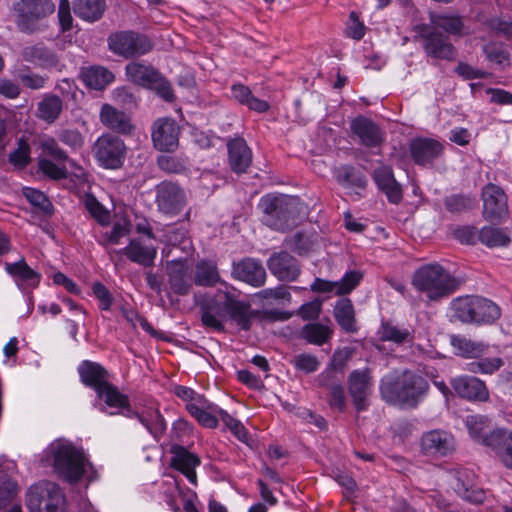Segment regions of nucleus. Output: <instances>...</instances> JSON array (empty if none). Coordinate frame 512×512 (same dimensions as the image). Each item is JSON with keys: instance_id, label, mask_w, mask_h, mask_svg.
Returning a JSON list of instances; mask_svg holds the SVG:
<instances>
[{"instance_id": "7c9ffc66", "label": "nucleus", "mask_w": 512, "mask_h": 512, "mask_svg": "<svg viewBox=\"0 0 512 512\" xmlns=\"http://www.w3.org/2000/svg\"><path fill=\"white\" fill-rule=\"evenodd\" d=\"M490 447L494 449L503 464L512 469V432L504 429L490 433Z\"/></svg>"}, {"instance_id": "603ef678", "label": "nucleus", "mask_w": 512, "mask_h": 512, "mask_svg": "<svg viewBox=\"0 0 512 512\" xmlns=\"http://www.w3.org/2000/svg\"><path fill=\"white\" fill-rule=\"evenodd\" d=\"M381 339L384 341H392L397 344L411 342L413 335L408 329L399 328L390 323H384L381 327Z\"/></svg>"}, {"instance_id": "cd10ccee", "label": "nucleus", "mask_w": 512, "mask_h": 512, "mask_svg": "<svg viewBox=\"0 0 512 512\" xmlns=\"http://www.w3.org/2000/svg\"><path fill=\"white\" fill-rule=\"evenodd\" d=\"M81 382L96 392L109 382L108 371L99 363L83 361L78 367Z\"/></svg>"}, {"instance_id": "bf43d9fd", "label": "nucleus", "mask_w": 512, "mask_h": 512, "mask_svg": "<svg viewBox=\"0 0 512 512\" xmlns=\"http://www.w3.org/2000/svg\"><path fill=\"white\" fill-rule=\"evenodd\" d=\"M40 146L43 150V153L46 155L54 158L55 160L59 162H65L68 161L72 167L76 166L75 161L70 160L64 150L60 148L57 141L52 137L44 138Z\"/></svg>"}, {"instance_id": "4468645a", "label": "nucleus", "mask_w": 512, "mask_h": 512, "mask_svg": "<svg viewBox=\"0 0 512 512\" xmlns=\"http://www.w3.org/2000/svg\"><path fill=\"white\" fill-rule=\"evenodd\" d=\"M350 129L358 143L366 148L380 147L385 141V132L373 120L358 116L351 121Z\"/></svg>"}, {"instance_id": "a878e982", "label": "nucleus", "mask_w": 512, "mask_h": 512, "mask_svg": "<svg viewBox=\"0 0 512 512\" xmlns=\"http://www.w3.org/2000/svg\"><path fill=\"white\" fill-rule=\"evenodd\" d=\"M114 252L125 255L130 261L143 267L153 266L157 255L156 247L145 245L139 239H132L126 247Z\"/></svg>"}, {"instance_id": "dca6fc26", "label": "nucleus", "mask_w": 512, "mask_h": 512, "mask_svg": "<svg viewBox=\"0 0 512 512\" xmlns=\"http://www.w3.org/2000/svg\"><path fill=\"white\" fill-rule=\"evenodd\" d=\"M223 305L231 321L244 331L251 329L253 320L259 312L253 310L248 302L240 301L230 292L224 293Z\"/></svg>"}, {"instance_id": "864d4df0", "label": "nucleus", "mask_w": 512, "mask_h": 512, "mask_svg": "<svg viewBox=\"0 0 512 512\" xmlns=\"http://www.w3.org/2000/svg\"><path fill=\"white\" fill-rule=\"evenodd\" d=\"M158 167L169 174H179L187 170V160L172 155H160L157 158Z\"/></svg>"}, {"instance_id": "7ed1b4c3", "label": "nucleus", "mask_w": 512, "mask_h": 512, "mask_svg": "<svg viewBox=\"0 0 512 512\" xmlns=\"http://www.w3.org/2000/svg\"><path fill=\"white\" fill-rule=\"evenodd\" d=\"M263 221L272 229L286 231L297 225L303 204L298 197L288 195H267L261 199Z\"/></svg>"}, {"instance_id": "338daca9", "label": "nucleus", "mask_w": 512, "mask_h": 512, "mask_svg": "<svg viewBox=\"0 0 512 512\" xmlns=\"http://www.w3.org/2000/svg\"><path fill=\"white\" fill-rule=\"evenodd\" d=\"M293 364L297 370L310 374L318 370L320 361L315 355L301 353L294 357Z\"/></svg>"}, {"instance_id": "0e129e2a", "label": "nucleus", "mask_w": 512, "mask_h": 512, "mask_svg": "<svg viewBox=\"0 0 512 512\" xmlns=\"http://www.w3.org/2000/svg\"><path fill=\"white\" fill-rule=\"evenodd\" d=\"M219 409L217 407V411H212L210 409H200L196 406L189 407V413L204 427L207 428H215L218 425V420L216 414H219Z\"/></svg>"}, {"instance_id": "37998d69", "label": "nucleus", "mask_w": 512, "mask_h": 512, "mask_svg": "<svg viewBox=\"0 0 512 512\" xmlns=\"http://www.w3.org/2000/svg\"><path fill=\"white\" fill-rule=\"evenodd\" d=\"M6 271L18 281L26 282L30 286H37L40 281V274L31 269L24 259L15 263H7Z\"/></svg>"}, {"instance_id": "4c0bfd02", "label": "nucleus", "mask_w": 512, "mask_h": 512, "mask_svg": "<svg viewBox=\"0 0 512 512\" xmlns=\"http://www.w3.org/2000/svg\"><path fill=\"white\" fill-rule=\"evenodd\" d=\"M450 343L456 350V354L464 358H477L488 349V345L483 342H475L462 335H452Z\"/></svg>"}, {"instance_id": "a18cd8bd", "label": "nucleus", "mask_w": 512, "mask_h": 512, "mask_svg": "<svg viewBox=\"0 0 512 512\" xmlns=\"http://www.w3.org/2000/svg\"><path fill=\"white\" fill-rule=\"evenodd\" d=\"M478 240L487 247H505L509 245V236L500 228L485 226L478 233Z\"/></svg>"}, {"instance_id": "c03bdc74", "label": "nucleus", "mask_w": 512, "mask_h": 512, "mask_svg": "<svg viewBox=\"0 0 512 512\" xmlns=\"http://www.w3.org/2000/svg\"><path fill=\"white\" fill-rule=\"evenodd\" d=\"M99 399H102L105 404L112 408H129V399L126 395L122 394L118 388L108 382L97 392Z\"/></svg>"}, {"instance_id": "423d86ee", "label": "nucleus", "mask_w": 512, "mask_h": 512, "mask_svg": "<svg viewBox=\"0 0 512 512\" xmlns=\"http://www.w3.org/2000/svg\"><path fill=\"white\" fill-rule=\"evenodd\" d=\"M49 453L58 476L69 483L78 482L85 471L86 458L71 442L58 439L50 444Z\"/></svg>"}, {"instance_id": "2f4dec72", "label": "nucleus", "mask_w": 512, "mask_h": 512, "mask_svg": "<svg viewBox=\"0 0 512 512\" xmlns=\"http://www.w3.org/2000/svg\"><path fill=\"white\" fill-rule=\"evenodd\" d=\"M107 9L106 0H73V11L83 21H99Z\"/></svg>"}, {"instance_id": "13d9d810", "label": "nucleus", "mask_w": 512, "mask_h": 512, "mask_svg": "<svg viewBox=\"0 0 512 512\" xmlns=\"http://www.w3.org/2000/svg\"><path fill=\"white\" fill-rule=\"evenodd\" d=\"M363 273L359 270L346 272L340 281H336L337 295H346L352 292L361 282Z\"/></svg>"}, {"instance_id": "0eeeda50", "label": "nucleus", "mask_w": 512, "mask_h": 512, "mask_svg": "<svg viewBox=\"0 0 512 512\" xmlns=\"http://www.w3.org/2000/svg\"><path fill=\"white\" fill-rule=\"evenodd\" d=\"M65 502L61 488L51 481H39L26 492V505L31 512H64Z\"/></svg>"}, {"instance_id": "bb28decb", "label": "nucleus", "mask_w": 512, "mask_h": 512, "mask_svg": "<svg viewBox=\"0 0 512 512\" xmlns=\"http://www.w3.org/2000/svg\"><path fill=\"white\" fill-rule=\"evenodd\" d=\"M229 164L235 173H244L252 162V152L245 140L235 138L228 142Z\"/></svg>"}, {"instance_id": "e2e57ef3", "label": "nucleus", "mask_w": 512, "mask_h": 512, "mask_svg": "<svg viewBox=\"0 0 512 512\" xmlns=\"http://www.w3.org/2000/svg\"><path fill=\"white\" fill-rule=\"evenodd\" d=\"M85 207L91 216L101 225H107L110 221V214L102 204L94 197L87 196Z\"/></svg>"}, {"instance_id": "5fc2aeb1", "label": "nucleus", "mask_w": 512, "mask_h": 512, "mask_svg": "<svg viewBox=\"0 0 512 512\" xmlns=\"http://www.w3.org/2000/svg\"><path fill=\"white\" fill-rule=\"evenodd\" d=\"M30 146L24 138L17 142V148L9 154V162L17 168H25L31 161Z\"/></svg>"}, {"instance_id": "c756f323", "label": "nucleus", "mask_w": 512, "mask_h": 512, "mask_svg": "<svg viewBox=\"0 0 512 512\" xmlns=\"http://www.w3.org/2000/svg\"><path fill=\"white\" fill-rule=\"evenodd\" d=\"M224 305L215 299H208L200 306L201 321L206 328L213 329L217 332H224Z\"/></svg>"}, {"instance_id": "052dcab7", "label": "nucleus", "mask_w": 512, "mask_h": 512, "mask_svg": "<svg viewBox=\"0 0 512 512\" xmlns=\"http://www.w3.org/2000/svg\"><path fill=\"white\" fill-rule=\"evenodd\" d=\"M130 233V223L123 220L115 222L112 230L110 232H106L103 235V239L100 243L103 246L107 245H115L120 242V239L127 236Z\"/></svg>"}, {"instance_id": "ea45409f", "label": "nucleus", "mask_w": 512, "mask_h": 512, "mask_svg": "<svg viewBox=\"0 0 512 512\" xmlns=\"http://www.w3.org/2000/svg\"><path fill=\"white\" fill-rule=\"evenodd\" d=\"M430 20L434 29H442L454 36L464 35L465 26L462 18L458 15L432 14Z\"/></svg>"}, {"instance_id": "680f3d73", "label": "nucleus", "mask_w": 512, "mask_h": 512, "mask_svg": "<svg viewBox=\"0 0 512 512\" xmlns=\"http://www.w3.org/2000/svg\"><path fill=\"white\" fill-rule=\"evenodd\" d=\"M38 167L39 170L50 179L62 180L68 177L67 169L64 165L55 164L49 159H39Z\"/></svg>"}, {"instance_id": "aec40b11", "label": "nucleus", "mask_w": 512, "mask_h": 512, "mask_svg": "<svg viewBox=\"0 0 512 512\" xmlns=\"http://www.w3.org/2000/svg\"><path fill=\"white\" fill-rule=\"evenodd\" d=\"M421 448L427 456H447L454 451V438L446 431L432 430L422 436Z\"/></svg>"}, {"instance_id": "09e8293b", "label": "nucleus", "mask_w": 512, "mask_h": 512, "mask_svg": "<svg viewBox=\"0 0 512 512\" xmlns=\"http://www.w3.org/2000/svg\"><path fill=\"white\" fill-rule=\"evenodd\" d=\"M332 335V330L320 323L306 324L302 329V336L311 344L322 345L327 342Z\"/></svg>"}, {"instance_id": "6ab92c4d", "label": "nucleus", "mask_w": 512, "mask_h": 512, "mask_svg": "<svg viewBox=\"0 0 512 512\" xmlns=\"http://www.w3.org/2000/svg\"><path fill=\"white\" fill-rule=\"evenodd\" d=\"M168 285L172 293L184 296L192 287L191 270L186 261L172 260L166 266Z\"/></svg>"}, {"instance_id": "c9c22d12", "label": "nucleus", "mask_w": 512, "mask_h": 512, "mask_svg": "<svg viewBox=\"0 0 512 512\" xmlns=\"http://www.w3.org/2000/svg\"><path fill=\"white\" fill-rule=\"evenodd\" d=\"M63 110L62 99L54 94H45L37 105V116L48 124L54 123Z\"/></svg>"}, {"instance_id": "1a4fd4ad", "label": "nucleus", "mask_w": 512, "mask_h": 512, "mask_svg": "<svg viewBox=\"0 0 512 512\" xmlns=\"http://www.w3.org/2000/svg\"><path fill=\"white\" fill-rule=\"evenodd\" d=\"M93 153L101 166L107 169H118L123 165L126 146L119 137L107 133L96 140Z\"/></svg>"}, {"instance_id": "9b49d317", "label": "nucleus", "mask_w": 512, "mask_h": 512, "mask_svg": "<svg viewBox=\"0 0 512 512\" xmlns=\"http://www.w3.org/2000/svg\"><path fill=\"white\" fill-rule=\"evenodd\" d=\"M158 210L166 215L179 214L186 205V194L177 183L163 181L155 187Z\"/></svg>"}, {"instance_id": "a211bd4d", "label": "nucleus", "mask_w": 512, "mask_h": 512, "mask_svg": "<svg viewBox=\"0 0 512 512\" xmlns=\"http://www.w3.org/2000/svg\"><path fill=\"white\" fill-rule=\"evenodd\" d=\"M233 278L243 281L253 287H260L266 281V270L260 260L246 257L233 263Z\"/></svg>"}, {"instance_id": "58836bf2", "label": "nucleus", "mask_w": 512, "mask_h": 512, "mask_svg": "<svg viewBox=\"0 0 512 512\" xmlns=\"http://www.w3.org/2000/svg\"><path fill=\"white\" fill-rule=\"evenodd\" d=\"M465 425L469 434L476 441L490 447V420L483 415H469L466 417Z\"/></svg>"}, {"instance_id": "2eb2a0df", "label": "nucleus", "mask_w": 512, "mask_h": 512, "mask_svg": "<svg viewBox=\"0 0 512 512\" xmlns=\"http://www.w3.org/2000/svg\"><path fill=\"white\" fill-rule=\"evenodd\" d=\"M483 216L489 221L498 220L507 215V196L497 185L489 183L482 190Z\"/></svg>"}, {"instance_id": "473e14b6", "label": "nucleus", "mask_w": 512, "mask_h": 512, "mask_svg": "<svg viewBox=\"0 0 512 512\" xmlns=\"http://www.w3.org/2000/svg\"><path fill=\"white\" fill-rule=\"evenodd\" d=\"M81 79L87 87L102 90L114 81V74L103 66L92 65L81 69Z\"/></svg>"}, {"instance_id": "39448f33", "label": "nucleus", "mask_w": 512, "mask_h": 512, "mask_svg": "<svg viewBox=\"0 0 512 512\" xmlns=\"http://www.w3.org/2000/svg\"><path fill=\"white\" fill-rule=\"evenodd\" d=\"M55 9L53 0H15L11 16L18 31L32 35L46 29L45 22Z\"/></svg>"}, {"instance_id": "c85d7f7f", "label": "nucleus", "mask_w": 512, "mask_h": 512, "mask_svg": "<svg viewBox=\"0 0 512 512\" xmlns=\"http://www.w3.org/2000/svg\"><path fill=\"white\" fill-rule=\"evenodd\" d=\"M21 57L24 61L36 64L41 68L56 67L59 63L57 55L42 43L24 47Z\"/></svg>"}, {"instance_id": "5701e85b", "label": "nucleus", "mask_w": 512, "mask_h": 512, "mask_svg": "<svg viewBox=\"0 0 512 512\" xmlns=\"http://www.w3.org/2000/svg\"><path fill=\"white\" fill-rule=\"evenodd\" d=\"M379 190H381L393 204H398L402 198L401 185L396 181L393 170L390 166L381 164L372 174Z\"/></svg>"}, {"instance_id": "4be33fe9", "label": "nucleus", "mask_w": 512, "mask_h": 512, "mask_svg": "<svg viewBox=\"0 0 512 512\" xmlns=\"http://www.w3.org/2000/svg\"><path fill=\"white\" fill-rule=\"evenodd\" d=\"M170 453V466L183 473L192 484H196L195 468L200 465V458L177 443L171 445Z\"/></svg>"}, {"instance_id": "e433bc0d", "label": "nucleus", "mask_w": 512, "mask_h": 512, "mask_svg": "<svg viewBox=\"0 0 512 512\" xmlns=\"http://www.w3.org/2000/svg\"><path fill=\"white\" fill-rule=\"evenodd\" d=\"M125 71L129 80L143 87H149L155 83L159 74L152 66L139 62L127 64Z\"/></svg>"}, {"instance_id": "8fccbe9b", "label": "nucleus", "mask_w": 512, "mask_h": 512, "mask_svg": "<svg viewBox=\"0 0 512 512\" xmlns=\"http://www.w3.org/2000/svg\"><path fill=\"white\" fill-rule=\"evenodd\" d=\"M23 194L27 201L46 216L54 213V207L48 197L40 190L25 188Z\"/></svg>"}, {"instance_id": "72a5a7b5", "label": "nucleus", "mask_w": 512, "mask_h": 512, "mask_svg": "<svg viewBox=\"0 0 512 512\" xmlns=\"http://www.w3.org/2000/svg\"><path fill=\"white\" fill-rule=\"evenodd\" d=\"M232 98L239 104L248 107V109L264 113L269 110L270 105L267 101L255 97L250 88L244 84H234L231 87Z\"/></svg>"}, {"instance_id": "f704fd0d", "label": "nucleus", "mask_w": 512, "mask_h": 512, "mask_svg": "<svg viewBox=\"0 0 512 512\" xmlns=\"http://www.w3.org/2000/svg\"><path fill=\"white\" fill-rule=\"evenodd\" d=\"M334 317L338 325L348 333L357 332L355 311L349 298H341L334 307Z\"/></svg>"}, {"instance_id": "9d476101", "label": "nucleus", "mask_w": 512, "mask_h": 512, "mask_svg": "<svg viewBox=\"0 0 512 512\" xmlns=\"http://www.w3.org/2000/svg\"><path fill=\"white\" fill-rule=\"evenodd\" d=\"M347 388L355 410L360 413L370 406L373 377L369 368L355 369L347 377Z\"/></svg>"}, {"instance_id": "a19ab883", "label": "nucleus", "mask_w": 512, "mask_h": 512, "mask_svg": "<svg viewBox=\"0 0 512 512\" xmlns=\"http://www.w3.org/2000/svg\"><path fill=\"white\" fill-rule=\"evenodd\" d=\"M482 51L486 59L504 70L510 66V52L508 47L500 42L490 41L483 45Z\"/></svg>"}, {"instance_id": "49530a36", "label": "nucleus", "mask_w": 512, "mask_h": 512, "mask_svg": "<svg viewBox=\"0 0 512 512\" xmlns=\"http://www.w3.org/2000/svg\"><path fill=\"white\" fill-rule=\"evenodd\" d=\"M336 180L343 186L361 189H364L367 184L365 175L356 171V169L350 165H343L337 169Z\"/></svg>"}, {"instance_id": "6e6d98bb", "label": "nucleus", "mask_w": 512, "mask_h": 512, "mask_svg": "<svg viewBox=\"0 0 512 512\" xmlns=\"http://www.w3.org/2000/svg\"><path fill=\"white\" fill-rule=\"evenodd\" d=\"M285 244L294 252L302 255L312 249L314 242L310 235L303 232H297L296 234L286 238Z\"/></svg>"}, {"instance_id": "f257e3e1", "label": "nucleus", "mask_w": 512, "mask_h": 512, "mask_svg": "<svg viewBox=\"0 0 512 512\" xmlns=\"http://www.w3.org/2000/svg\"><path fill=\"white\" fill-rule=\"evenodd\" d=\"M379 388L382 399L387 403L414 407L429 384L422 376L405 371L402 376L386 375L381 379Z\"/></svg>"}, {"instance_id": "79ce46f5", "label": "nucleus", "mask_w": 512, "mask_h": 512, "mask_svg": "<svg viewBox=\"0 0 512 512\" xmlns=\"http://www.w3.org/2000/svg\"><path fill=\"white\" fill-rule=\"evenodd\" d=\"M220 281L217 265L212 261H200L195 268L194 282L198 286L210 287Z\"/></svg>"}, {"instance_id": "412c9836", "label": "nucleus", "mask_w": 512, "mask_h": 512, "mask_svg": "<svg viewBox=\"0 0 512 512\" xmlns=\"http://www.w3.org/2000/svg\"><path fill=\"white\" fill-rule=\"evenodd\" d=\"M443 145L431 138H415L409 144L412 160L420 166H427L443 153Z\"/></svg>"}, {"instance_id": "ddd939ff", "label": "nucleus", "mask_w": 512, "mask_h": 512, "mask_svg": "<svg viewBox=\"0 0 512 512\" xmlns=\"http://www.w3.org/2000/svg\"><path fill=\"white\" fill-rule=\"evenodd\" d=\"M180 128L172 118L157 119L152 127L154 147L160 151L173 152L179 145Z\"/></svg>"}, {"instance_id": "de8ad7c7", "label": "nucleus", "mask_w": 512, "mask_h": 512, "mask_svg": "<svg viewBox=\"0 0 512 512\" xmlns=\"http://www.w3.org/2000/svg\"><path fill=\"white\" fill-rule=\"evenodd\" d=\"M137 417L155 439H159L166 430V422L158 410H148L146 414H137Z\"/></svg>"}, {"instance_id": "4d7b16f0", "label": "nucleus", "mask_w": 512, "mask_h": 512, "mask_svg": "<svg viewBox=\"0 0 512 512\" xmlns=\"http://www.w3.org/2000/svg\"><path fill=\"white\" fill-rule=\"evenodd\" d=\"M444 205L449 212L461 213L474 207V200L467 195L454 194L444 200Z\"/></svg>"}, {"instance_id": "393cba45", "label": "nucleus", "mask_w": 512, "mask_h": 512, "mask_svg": "<svg viewBox=\"0 0 512 512\" xmlns=\"http://www.w3.org/2000/svg\"><path fill=\"white\" fill-rule=\"evenodd\" d=\"M99 117L100 122L114 132L126 135L134 129L130 117L110 104L102 105Z\"/></svg>"}, {"instance_id": "3c124183", "label": "nucleus", "mask_w": 512, "mask_h": 512, "mask_svg": "<svg viewBox=\"0 0 512 512\" xmlns=\"http://www.w3.org/2000/svg\"><path fill=\"white\" fill-rule=\"evenodd\" d=\"M456 484L454 486L457 493H459L465 500L473 503H482L485 500V492L482 489L474 488L472 484L466 483L463 479L465 473H458Z\"/></svg>"}, {"instance_id": "f8f14e48", "label": "nucleus", "mask_w": 512, "mask_h": 512, "mask_svg": "<svg viewBox=\"0 0 512 512\" xmlns=\"http://www.w3.org/2000/svg\"><path fill=\"white\" fill-rule=\"evenodd\" d=\"M421 38L424 40V51L430 57L436 59L451 60L454 55V47L449 36L428 25L418 26Z\"/></svg>"}, {"instance_id": "b1692460", "label": "nucleus", "mask_w": 512, "mask_h": 512, "mask_svg": "<svg viewBox=\"0 0 512 512\" xmlns=\"http://www.w3.org/2000/svg\"><path fill=\"white\" fill-rule=\"evenodd\" d=\"M451 386L458 396L468 400L485 401L489 396L485 383L475 377H456L451 380Z\"/></svg>"}, {"instance_id": "6e6552de", "label": "nucleus", "mask_w": 512, "mask_h": 512, "mask_svg": "<svg viewBox=\"0 0 512 512\" xmlns=\"http://www.w3.org/2000/svg\"><path fill=\"white\" fill-rule=\"evenodd\" d=\"M109 50L125 59L137 58L147 54L153 48V43L144 34L127 30L112 33L108 38Z\"/></svg>"}, {"instance_id": "69168bd1", "label": "nucleus", "mask_w": 512, "mask_h": 512, "mask_svg": "<svg viewBox=\"0 0 512 512\" xmlns=\"http://www.w3.org/2000/svg\"><path fill=\"white\" fill-rule=\"evenodd\" d=\"M354 349L351 347H343L334 351L329 366L338 370L339 374L343 375L347 363L352 359Z\"/></svg>"}, {"instance_id": "f3484780", "label": "nucleus", "mask_w": 512, "mask_h": 512, "mask_svg": "<svg viewBox=\"0 0 512 512\" xmlns=\"http://www.w3.org/2000/svg\"><path fill=\"white\" fill-rule=\"evenodd\" d=\"M267 266L280 281H295L301 272L297 259L286 251L273 253L267 260Z\"/></svg>"}, {"instance_id": "774afa93", "label": "nucleus", "mask_w": 512, "mask_h": 512, "mask_svg": "<svg viewBox=\"0 0 512 512\" xmlns=\"http://www.w3.org/2000/svg\"><path fill=\"white\" fill-rule=\"evenodd\" d=\"M18 79L24 87L38 90L45 86L48 78L47 76L33 73L27 68L26 71H19Z\"/></svg>"}, {"instance_id": "20e7f679", "label": "nucleus", "mask_w": 512, "mask_h": 512, "mask_svg": "<svg viewBox=\"0 0 512 512\" xmlns=\"http://www.w3.org/2000/svg\"><path fill=\"white\" fill-rule=\"evenodd\" d=\"M451 311L456 320L465 324L490 325L501 317V309L495 302L476 295L453 299Z\"/></svg>"}, {"instance_id": "f03ea898", "label": "nucleus", "mask_w": 512, "mask_h": 512, "mask_svg": "<svg viewBox=\"0 0 512 512\" xmlns=\"http://www.w3.org/2000/svg\"><path fill=\"white\" fill-rule=\"evenodd\" d=\"M413 287L424 293L428 300L439 301L454 293L461 281L452 276L442 265L429 263L419 267L412 275Z\"/></svg>"}]
</instances>
